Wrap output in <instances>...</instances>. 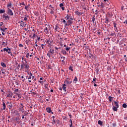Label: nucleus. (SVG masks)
I'll list each match as a JSON object with an SVG mask.
<instances>
[{
    "label": "nucleus",
    "mask_w": 127,
    "mask_h": 127,
    "mask_svg": "<svg viewBox=\"0 0 127 127\" xmlns=\"http://www.w3.org/2000/svg\"><path fill=\"white\" fill-rule=\"evenodd\" d=\"M113 24L114 25V27H115V28H116L117 27V23L115 22H114L113 23Z\"/></svg>",
    "instance_id": "30"
},
{
    "label": "nucleus",
    "mask_w": 127,
    "mask_h": 127,
    "mask_svg": "<svg viewBox=\"0 0 127 127\" xmlns=\"http://www.w3.org/2000/svg\"><path fill=\"white\" fill-rule=\"evenodd\" d=\"M1 66H2L3 68H6V64L3 62L1 63Z\"/></svg>",
    "instance_id": "10"
},
{
    "label": "nucleus",
    "mask_w": 127,
    "mask_h": 127,
    "mask_svg": "<svg viewBox=\"0 0 127 127\" xmlns=\"http://www.w3.org/2000/svg\"><path fill=\"white\" fill-rule=\"evenodd\" d=\"M66 83L63 84V87H66Z\"/></svg>",
    "instance_id": "62"
},
{
    "label": "nucleus",
    "mask_w": 127,
    "mask_h": 127,
    "mask_svg": "<svg viewBox=\"0 0 127 127\" xmlns=\"http://www.w3.org/2000/svg\"><path fill=\"white\" fill-rule=\"evenodd\" d=\"M20 26H21L22 27H26V25H27L26 24V22H22V23H20Z\"/></svg>",
    "instance_id": "6"
},
{
    "label": "nucleus",
    "mask_w": 127,
    "mask_h": 127,
    "mask_svg": "<svg viewBox=\"0 0 127 127\" xmlns=\"http://www.w3.org/2000/svg\"><path fill=\"white\" fill-rule=\"evenodd\" d=\"M106 21L107 22H109V19H108V18H106Z\"/></svg>",
    "instance_id": "60"
},
{
    "label": "nucleus",
    "mask_w": 127,
    "mask_h": 127,
    "mask_svg": "<svg viewBox=\"0 0 127 127\" xmlns=\"http://www.w3.org/2000/svg\"><path fill=\"white\" fill-rule=\"evenodd\" d=\"M49 30H48V28L47 27H45L44 29V32H45V33L46 34H48V32H49Z\"/></svg>",
    "instance_id": "13"
},
{
    "label": "nucleus",
    "mask_w": 127,
    "mask_h": 127,
    "mask_svg": "<svg viewBox=\"0 0 127 127\" xmlns=\"http://www.w3.org/2000/svg\"><path fill=\"white\" fill-rule=\"evenodd\" d=\"M24 20H25V21H26V20H27V17H25L24 18Z\"/></svg>",
    "instance_id": "56"
},
{
    "label": "nucleus",
    "mask_w": 127,
    "mask_h": 127,
    "mask_svg": "<svg viewBox=\"0 0 127 127\" xmlns=\"http://www.w3.org/2000/svg\"><path fill=\"white\" fill-rule=\"evenodd\" d=\"M50 13L51 14H54V10H52V9H51V11L50 12Z\"/></svg>",
    "instance_id": "47"
},
{
    "label": "nucleus",
    "mask_w": 127,
    "mask_h": 127,
    "mask_svg": "<svg viewBox=\"0 0 127 127\" xmlns=\"http://www.w3.org/2000/svg\"><path fill=\"white\" fill-rule=\"evenodd\" d=\"M63 90H64V92H66V87H63Z\"/></svg>",
    "instance_id": "51"
},
{
    "label": "nucleus",
    "mask_w": 127,
    "mask_h": 127,
    "mask_svg": "<svg viewBox=\"0 0 127 127\" xmlns=\"http://www.w3.org/2000/svg\"><path fill=\"white\" fill-rule=\"evenodd\" d=\"M100 7H101V8H103L105 7V5H104L103 3H101Z\"/></svg>",
    "instance_id": "27"
},
{
    "label": "nucleus",
    "mask_w": 127,
    "mask_h": 127,
    "mask_svg": "<svg viewBox=\"0 0 127 127\" xmlns=\"http://www.w3.org/2000/svg\"><path fill=\"white\" fill-rule=\"evenodd\" d=\"M127 104L124 103V104H123V108H127Z\"/></svg>",
    "instance_id": "37"
},
{
    "label": "nucleus",
    "mask_w": 127,
    "mask_h": 127,
    "mask_svg": "<svg viewBox=\"0 0 127 127\" xmlns=\"http://www.w3.org/2000/svg\"><path fill=\"white\" fill-rule=\"evenodd\" d=\"M68 69H69V70H70V71H71V72H73V67L72 66H69V67H68Z\"/></svg>",
    "instance_id": "29"
},
{
    "label": "nucleus",
    "mask_w": 127,
    "mask_h": 127,
    "mask_svg": "<svg viewBox=\"0 0 127 127\" xmlns=\"http://www.w3.org/2000/svg\"><path fill=\"white\" fill-rule=\"evenodd\" d=\"M12 95H13L12 92H8V93H7L6 97L11 99V98H12Z\"/></svg>",
    "instance_id": "5"
},
{
    "label": "nucleus",
    "mask_w": 127,
    "mask_h": 127,
    "mask_svg": "<svg viewBox=\"0 0 127 127\" xmlns=\"http://www.w3.org/2000/svg\"><path fill=\"white\" fill-rule=\"evenodd\" d=\"M64 4H63V3H61L60 4V7L62 8V10H64Z\"/></svg>",
    "instance_id": "14"
},
{
    "label": "nucleus",
    "mask_w": 127,
    "mask_h": 127,
    "mask_svg": "<svg viewBox=\"0 0 127 127\" xmlns=\"http://www.w3.org/2000/svg\"><path fill=\"white\" fill-rule=\"evenodd\" d=\"M27 54L26 55V58H29V53L28 51L25 52Z\"/></svg>",
    "instance_id": "20"
},
{
    "label": "nucleus",
    "mask_w": 127,
    "mask_h": 127,
    "mask_svg": "<svg viewBox=\"0 0 127 127\" xmlns=\"http://www.w3.org/2000/svg\"><path fill=\"white\" fill-rule=\"evenodd\" d=\"M113 98H114V97H113L112 96H109V97L108 99L109 100V102H111L112 101V99H113Z\"/></svg>",
    "instance_id": "32"
},
{
    "label": "nucleus",
    "mask_w": 127,
    "mask_h": 127,
    "mask_svg": "<svg viewBox=\"0 0 127 127\" xmlns=\"http://www.w3.org/2000/svg\"><path fill=\"white\" fill-rule=\"evenodd\" d=\"M45 88L46 89H48V84H45Z\"/></svg>",
    "instance_id": "41"
},
{
    "label": "nucleus",
    "mask_w": 127,
    "mask_h": 127,
    "mask_svg": "<svg viewBox=\"0 0 127 127\" xmlns=\"http://www.w3.org/2000/svg\"><path fill=\"white\" fill-rule=\"evenodd\" d=\"M21 69H24V67L23 64H21Z\"/></svg>",
    "instance_id": "58"
},
{
    "label": "nucleus",
    "mask_w": 127,
    "mask_h": 127,
    "mask_svg": "<svg viewBox=\"0 0 127 127\" xmlns=\"http://www.w3.org/2000/svg\"><path fill=\"white\" fill-rule=\"evenodd\" d=\"M92 22H95V16H93V17L92 18Z\"/></svg>",
    "instance_id": "38"
},
{
    "label": "nucleus",
    "mask_w": 127,
    "mask_h": 127,
    "mask_svg": "<svg viewBox=\"0 0 127 127\" xmlns=\"http://www.w3.org/2000/svg\"><path fill=\"white\" fill-rule=\"evenodd\" d=\"M114 104H115V107H117V108H119V102L117 101H114Z\"/></svg>",
    "instance_id": "17"
},
{
    "label": "nucleus",
    "mask_w": 127,
    "mask_h": 127,
    "mask_svg": "<svg viewBox=\"0 0 127 127\" xmlns=\"http://www.w3.org/2000/svg\"><path fill=\"white\" fill-rule=\"evenodd\" d=\"M22 114H24L23 115V116H27V115H28V113H27V112H26V111H24L23 113H22Z\"/></svg>",
    "instance_id": "21"
},
{
    "label": "nucleus",
    "mask_w": 127,
    "mask_h": 127,
    "mask_svg": "<svg viewBox=\"0 0 127 127\" xmlns=\"http://www.w3.org/2000/svg\"><path fill=\"white\" fill-rule=\"evenodd\" d=\"M2 18H4V20H8V19H9V17L8 15H7V14H6V13H4L2 15Z\"/></svg>",
    "instance_id": "3"
},
{
    "label": "nucleus",
    "mask_w": 127,
    "mask_h": 127,
    "mask_svg": "<svg viewBox=\"0 0 127 127\" xmlns=\"http://www.w3.org/2000/svg\"><path fill=\"white\" fill-rule=\"evenodd\" d=\"M95 72H96V73H99V69L98 68H96Z\"/></svg>",
    "instance_id": "48"
},
{
    "label": "nucleus",
    "mask_w": 127,
    "mask_h": 127,
    "mask_svg": "<svg viewBox=\"0 0 127 127\" xmlns=\"http://www.w3.org/2000/svg\"><path fill=\"white\" fill-rule=\"evenodd\" d=\"M20 4H22V5H25L24 2H22V3H20Z\"/></svg>",
    "instance_id": "54"
},
{
    "label": "nucleus",
    "mask_w": 127,
    "mask_h": 127,
    "mask_svg": "<svg viewBox=\"0 0 127 127\" xmlns=\"http://www.w3.org/2000/svg\"><path fill=\"white\" fill-rule=\"evenodd\" d=\"M7 53L8 54H10V53H11V50H10V48H8Z\"/></svg>",
    "instance_id": "34"
},
{
    "label": "nucleus",
    "mask_w": 127,
    "mask_h": 127,
    "mask_svg": "<svg viewBox=\"0 0 127 127\" xmlns=\"http://www.w3.org/2000/svg\"><path fill=\"white\" fill-rule=\"evenodd\" d=\"M66 20H68L69 19V15L67 14L66 16L65 17Z\"/></svg>",
    "instance_id": "39"
},
{
    "label": "nucleus",
    "mask_w": 127,
    "mask_h": 127,
    "mask_svg": "<svg viewBox=\"0 0 127 127\" xmlns=\"http://www.w3.org/2000/svg\"><path fill=\"white\" fill-rule=\"evenodd\" d=\"M4 12H5V10L4 9H0V13L2 14V13H4Z\"/></svg>",
    "instance_id": "19"
},
{
    "label": "nucleus",
    "mask_w": 127,
    "mask_h": 127,
    "mask_svg": "<svg viewBox=\"0 0 127 127\" xmlns=\"http://www.w3.org/2000/svg\"><path fill=\"white\" fill-rule=\"evenodd\" d=\"M98 125H99L100 126H103V122H102L101 121L99 120L98 122Z\"/></svg>",
    "instance_id": "22"
},
{
    "label": "nucleus",
    "mask_w": 127,
    "mask_h": 127,
    "mask_svg": "<svg viewBox=\"0 0 127 127\" xmlns=\"http://www.w3.org/2000/svg\"><path fill=\"white\" fill-rule=\"evenodd\" d=\"M112 125L113 127H117V124H116V123H113V124H112Z\"/></svg>",
    "instance_id": "40"
},
{
    "label": "nucleus",
    "mask_w": 127,
    "mask_h": 127,
    "mask_svg": "<svg viewBox=\"0 0 127 127\" xmlns=\"http://www.w3.org/2000/svg\"><path fill=\"white\" fill-rule=\"evenodd\" d=\"M51 55H52L51 53H50L49 52H48V53H47V56L49 57V58H50V57H51Z\"/></svg>",
    "instance_id": "28"
},
{
    "label": "nucleus",
    "mask_w": 127,
    "mask_h": 127,
    "mask_svg": "<svg viewBox=\"0 0 127 127\" xmlns=\"http://www.w3.org/2000/svg\"><path fill=\"white\" fill-rule=\"evenodd\" d=\"M66 51L65 50H64L63 51V54H64V55L66 54Z\"/></svg>",
    "instance_id": "44"
},
{
    "label": "nucleus",
    "mask_w": 127,
    "mask_h": 127,
    "mask_svg": "<svg viewBox=\"0 0 127 127\" xmlns=\"http://www.w3.org/2000/svg\"><path fill=\"white\" fill-rule=\"evenodd\" d=\"M56 123H57L58 125H59V123H60L59 120H57Z\"/></svg>",
    "instance_id": "63"
},
{
    "label": "nucleus",
    "mask_w": 127,
    "mask_h": 127,
    "mask_svg": "<svg viewBox=\"0 0 127 127\" xmlns=\"http://www.w3.org/2000/svg\"><path fill=\"white\" fill-rule=\"evenodd\" d=\"M44 46H45V45H44V44H42L41 45V47H42L43 50H44V49H45V48H44Z\"/></svg>",
    "instance_id": "33"
},
{
    "label": "nucleus",
    "mask_w": 127,
    "mask_h": 127,
    "mask_svg": "<svg viewBox=\"0 0 127 127\" xmlns=\"http://www.w3.org/2000/svg\"><path fill=\"white\" fill-rule=\"evenodd\" d=\"M67 22H68V25H70V24H72V23H73V22L72 21V20H68L67 21Z\"/></svg>",
    "instance_id": "23"
},
{
    "label": "nucleus",
    "mask_w": 127,
    "mask_h": 127,
    "mask_svg": "<svg viewBox=\"0 0 127 127\" xmlns=\"http://www.w3.org/2000/svg\"><path fill=\"white\" fill-rule=\"evenodd\" d=\"M64 84H66L67 86V85H70V84H71L72 83V79L70 78H67V79H66L64 82Z\"/></svg>",
    "instance_id": "1"
},
{
    "label": "nucleus",
    "mask_w": 127,
    "mask_h": 127,
    "mask_svg": "<svg viewBox=\"0 0 127 127\" xmlns=\"http://www.w3.org/2000/svg\"><path fill=\"white\" fill-rule=\"evenodd\" d=\"M49 52L50 53H51V54L52 55H53V54H54V49H51L50 50V51H49Z\"/></svg>",
    "instance_id": "9"
},
{
    "label": "nucleus",
    "mask_w": 127,
    "mask_h": 127,
    "mask_svg": "<svg viewBox=\"0 0 127 127\" xmlns=\"http://www.w3.org/2000/svg\"><path fill=\"white\" fill-rule=\"evenodd\" d=\"M6 29H7V28H0V30L1 31H3V32H4V31H5V30H6Z\"/></svg>",
    "instance_id": "24"
},
{
    "label": "nucleus",
    "mask_w": 127,
    "mask_h": 127,
    "mask_svg": "<svg viewBox=\"0 0 127 127\" xmlns=\"http://www.w3.org/2000/svg\"><path fill=\"white\" fill-rule=\"evenodd\" d=\"M39 83H40V84H42L43 85V81H39Z\"/></svg>",
    "instance_id": "52"
},
{
    "label": "nucleus",
    "mask_w": 127,
    "mask_h": 127,
    "mask_svg": "<svg viewBox=\"0 0 127 127\" xmlns=\"http://www.w3.org/2000/svg\"><path fill=\"white\" fill-rule=\"evenodd\" d=\"M19 47H23V45L22 44H20L19 45Z\"/></svg>",
    "instance_id": "55"
},
{
    "label": "nucleus",
    "mask_w": 127,
    "mask_h": 127,
    "mask_svg": "<svg viewBox=\"0 0 127 127\" xmlns=\"http://www.w3.org/2000/svg\"><path fill=\"white\" fill-rule=\"evenodd\" d=\"M15 121H19V118H16Z\"/></svg>",
    "instance_id": "59"
},
{
    "label": "nucleus",
    "mask_w": 127,
    "mask_h": 127,
    "mask_svg": "<svg viewBox=\"0 0 127 127\" xmlns=\"http://www.w3.org/2000/svg\"><path fill=\"white\" fill-rule=\"evenodd\" d=\"M11 5H12L11 2H10V3L7 4V8H9V7H11Z\"/></svg>",
    "instance_id": "18"
},
{
    "label": "nucleus",
    "mask_w": 127,
    "mask_h": 127,
    "mask_svg": "<svg viewBox=\"0 0 127 127\" xmlns=\"http://www.w3.org/2000/svg\"><path fill=\"white\" fill-rule=\"evenodd\" d=\"M46 111H47V113H51V108H50L49 107H47L46 108Z\"/></svg>",
    "instance_id": "15"
},
{
    "label": "nucleus",
    "mask_w": 127,
    "mask_h": 127,
    "mask_svg": "<svg viewBox=\"0 0 127 127\" xmlns=\"http://www.w3.org/2000/svg\"><path fill=\"white\" fill-rule=\"evenodd\" d=\"M15 94L16 95V96H18L19 99H21V96H20V94H18L17 93H16Z\"/></svg>",
    "instance_id": "25"
},
{
    "label": "nucleus",
    "mask_w": 127,
    "mask_h": 127,
    "mask_svg": "<svg viewBox=\"0 0 127 127\" xmlns=\"http://www.w3.org/2000/svg\"><path fill=\"white\" fill-rule=\"evenodd\" d=\"M2 24H3V23L2 22H1L0 23V26H1L2 25Z\"/></svg>",
    "instance_id": "64"
},
{
    "label": "nucleus",
    "mask_w": 127,
    "mask_h": 127,
    "mask_svg": "<svg viewBox=\"0 0 127 127\" xmlns=\"http://www.w3.org/2000/svg\"><path fill=\"white\" fill-rule=\"evenodd\" d=\"M7 49L6 48H4L3 49V51H4V52H8V47H7Z\"/></svg>",
    "instance_id": "26"
},
{
    "label": "nucleus",
    "mask_w": 127,
    "mask_h": 127,
    "mask_svg": "<svg viewBox=\"0 0 127 127\" xmlns=\"http://www.w3.org/2000/svg\"><path fill=\"white\" fill-rule=\"evenodd\" d=\"M29 68V66L27 64L25 65V69H26V70H27V71H28V69Z\"/></svg>",
    "instance_id": "31"
},
{
    "label": "nucleus",
    "mask_w": 127,
    "mask_h": 127,
    "mask_svg": "<svg viewBox=\"0 0 127 127\" xmlns=\"http://www.w3.org/2000/svg\"><path fill=\"white\" fill-rule=\"evenodd\" d=\"M59 29H60V28L59 27V26L56 25L55 26V30L56 31H59Z\"/></svg>",
    "instance_id": "7"
},
{
    "label": "nucleus",
    "mask_w": 127,
    "mask_h": 127,
    "mask_svg": "<svg viewBox=\"0 0 127 127\" xmlns=\"http://www.w3.org/2000/svg\"><path fill=\"white\" fill-rule=\"evenodd\" d=\"M25 9H26V10H28V6H25Z\"/></svg>",
    "instance_id": "53"
},
{
    "label": "nucleus",
    "mask_w": 127,
    "mask_h": 127,
    "mask_svg": "<svg viewBox=\"0 0 127 127\" xmlns=\"http://www.w3.org/2000/svg\"><path fill=\"white\" fill-rule=\"evenodd\" d=\"M115 35V33H111L110 34V36H114Z\"/></svg>",
    "instance_id": "50"
},
{
    "label": "nucleus",
    "mask_w": 127,
    "mask_h": 127,
    "mask_svg": "<svg viewBox=\"0 0 127 127\" xmlns=\"http://www.w3.org/2000/svg\"><path fill=\"white\" fill-rule=\"evenodd\" d=\"M75 13L77 15H82V14H84V12H80L78 11H75Z\"/></svg>",
    "instance_id": "11"
},
{
    "label": "nucleus",
    "mask_w": 127,
    "mask_h": 127,
    "mask_svg": "<svg viewBox=\"0 0 127 127\" xmlns=\"http://www.w3.org/2000/svg\"><path fill=\"white\" fill-rule=\"evenodd\" d=\"M46 43H47V44H49V45H51V44L53 43V40H52V39L49 38L46 40Z\"/></svg>",
    "instance_id": "4"
},
{
    "label": "nucleus",
    "mask_w": 127,
    "mask_h": 127,
    "mask_svg": "<svg viewBox=\"0 0 127 127\" xmlns=\"http://www.w3.org/2000/svg\"><path fill=\"white\" fill-rule=\"evenodd\" d=\"M61 59H63V60H65V57L64 56H61Z\"/></svg>",
    "instance_id": "46"
},
{
    "label": "nucleus",
    "mask_w": 127,
    "mask_h": 127,
    "mask_svg": "<svg viewBox=\"0 0 127 127\" xmlns=\"http://www.w3.org/2000/svg\"><path fill=\"white\" fill-rule=\"evenodd\" d=\"M68 19H69L70 20H73V17L71 15L68 16Z\"/></svg>",
    "instance_id": "36"
},
{
    "label": "nucleus",
    "mask_w": 127,
    "mask_h": 127,
    "mask_svg": "<svg viewBox=\"0 0 127 127\" xmlns=\"http://www.w3.org/2000/svg\"><path fill=\"white\" fill-rule=\"evenodd\" d=\"M70 126H69V127H72V120H70Z\"/></svg>",
    "instance_id": "57"
},
{
    "label": "nucleus",
    "mask_w": 127,
    "mask_h": 127,
    "mask_svg": "<svg viewBox=\"0 0 127 127\" xmlns=\"http://www.w3.org/2000/svg\"><path fill=\"white\" fill-rule=\"evenodd\" d=\"M2 107L3 111H5V108H6V106H5V103H4V102H2Z\"/></svg>",
    "instance_id": "12"
},
{
    "label": "nucleus",
    "mask_w": 127,
    "mask_h": 127,
    "mask_svg": "<svg viewBox=\"0 0 127 127\" xmlns=\"http://www.w3.org/2000/svg\"><path fill=\"white\" fill-rule=\"evenodd\" d=\"M118 35L119 36V37H122V34H121V33H118Z\"/></svg>",
    "instance_id": "49"
},
{
    "label": "nucleus",
    "mask_w": 127,
    "mask_h": 127,
    "mask_svg": "<svg viewBox=\"0 0 127 127\" xmlns=\"http://www.w3.org/2000/svg\"><path fill=\"white\" fill-rule=\"evenodd\" d=\"M73 81H74L75 82L78 81V78H77V77L75 76L74 79H73Z\"/></svg>",
    "instance_id": "35"
},
{
    "label": "nucleus",
    "mask_w": 127,
    "mask_h": 127,
    "mask_svg": "<svg viewBox=\"0 0 127 127\" xmlns=\"http://www.w3.org/2000/svg\"><path fill=\"white\" fill-rule=\"evenodd\" d=\"M55 49L56 50H57V51H58V50H59V49H60V48H57V47H55Z\"/></svg>",
    "instance_id": "45"
},
{
    "label": "nucleus",
    "mask_w": 127,
    "mask_h": 127,
    "mask_svg": "<svg viewBox=\"0 0 127 127\" xmlns=\"http://www.w3.org/2000/svg\"><path fill=\"white\" fill-rule=\"evenodd\" d=\"M65 50H66V51H69V50H70V47L65 48Z\"/></svg>",
    "instance_id": "43"
},
{
    "label": "nucleus",
    "mask_w": 127,
    "mask_h": 127,
    "mask_svg": "<svg viewBox=\"0 0 127 127\" xmlns=\"http://www.w3.org/2000/svg\"><path fill=\"white\" fill-rule=\"evenodd\" d=\"M7 9L8 10H7V13L8 15H10L11 16H12V15H13V12H12V10H11L9 8H7Z\"/></svg>",
    "instance_id": "2"
},
{
    "label": "nucleus",
    "mask_w": 127,
    "mask_h": 127,
    "mask_svg": "<svg viewBox=\"0 0 127 127\" xmlns=\"http://www.w3.org/2000/svg\"><path fill=\"white\" fill-rule=\"evenodd\" d=\"M25 111H24V109H23V106H22L19 108V112L21 113H24Z\"/></svg>",
    "instance_id": "8"
},
{
    "label": "nucleus",
    "mask_w": 127,
    "mask_h": 127,
    "mask_svg": "<svg viewBox=\"0 0 127 127\" xmlns=\"http://www.w3.org/2000/svg\"><path fill=\"white\" fill-rule=\"evenodd\" d=\"M118 108H119V107H117L116 106H113V111H114V112H117L118 111Z\"/></svg>",
    "instance_id": "16"
},
{
    "label": "nucleus",
    "mask_w": 127,
    "mask_h": 127,
    "mask_svg": "<svg viewBox=\"0 0 127 127\" xmlns=\"http://www.w3.org/2000/svg\"><path fill=\"white\" fill-rule=\"evenodd\" d=\"M96 81H97V78L96 77L93 78V81H92V83H93V82H95Z\"/></svg>",
    "instance_id": "42"
},
{
    "label": "nucleus",
    "mask_w": 127,
    "mask_h": 127,
    "mask_svg": "<svg viewBox=\"0 0 127 127\" xmlns=\"http://www.w3.org/2000/svg\"><path fill=\"white\" fill-rule=\"evenodd\" d=\"M20 122L19 121V120H17L16 121V124H20Z\"/></svg>",
    "instance_id": "61"
}]
</instances>
